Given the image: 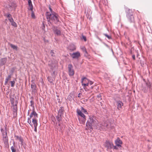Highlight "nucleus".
Wrapping results in <instances>:
<instances>
[{
  "label": "nucleus",
  "instance_id": "obj_1",
  "mask_svg": "<svg viewBox=\"0 0 152 152\" xmlns=\"http://www.w3.org/2000/svg\"><path fill=\"white\" fill-rule=\"evenodd\" d=\"M30 103V106L32 107L33 110L30 115V118H28V124H30L32 121L33 124H37V114L34 111V102L31 100Z\"/></svg>",
  "mask_w": 152,
  "mask_h": 152
},
{
  "label": "nucleus",
  "instance_id": "obj_2",
  "mask_svg": "<svg viewBox=\"0 0 152 152\" xmlns=\"http://www.w3.org/2000/svg\"><path fill=\"white\" fill-rule=\"evenodd\" d=\"M46 16L48 21L50 23H53L56 24L59 21L58 15L56 13L51 14L50 12H47Z\"/></svg>",
  "mask_w": 152,
  "mask_h": 152
},
{
  "label": "nucleus",
  "instance_id": "obj_3",
  "mask_svg": "<svg viewBox=\"0 0 152 152\" xmlns=\"http://www.w3.org/2000/svg\"><path fill=\"white\" fill-rule=\"evenodd\" d=\"M69 54L73 59H77L81 56L80 53L78 51L72 53H70Z\"/></svg>",
  "mask_w": 152,
  "mask_h": 152
},
{
  "label": "nucleus",
  "instance_id": "obj_4",
  "mask_svg": "<svg viewBox=\"0 0 152 152\" xmlns=\"http://www.w3.org/2000/svg\"><path fill=\"white\" fill-rule=\"evenodd\" d=\"M88 82H89V80L86 77H84L82 79L81 83L84 88H86V86H88Z\"/></svg>",
  "mask_w": 152,
  "mask_h": 152
},
{
  "label": "nucleus",
  "instance_id": "obj_5",
  "mask_svg": "<svg viewBox=\"0 0 152 152\" xmlns=\"http://www.w3.org/2000/svg\"><path fill=\"white\" fill-rule=\"evenodd\" d=\"M69 74L70 76H72L74 74V71L72 65L69 64L68 66Z\"/></svg>",
  "mask_w": 152,
  "mask_h": 152
},
{
  "label": "nucleus",
  "instance_id": "obj_6",
  "mask_svg": "<svg viewBox=\"0 0 152 152\" xmlns=\"http://www.w3.org/2000/svg\"><path fill=\"white\" fill-rule=\"evenodd\" d=\"M87 122L86 124H94L97 123V120L94 116L89 117Z\"/></svg>",
  "mask_w": 152,
  "mask_h": 152
},
{
  "label": "nucleus",
  "instance_id": "obj_7",
  "mask_svg": "<svg viewBox=\"0 0 152 152\" xmlns=\"http://www.w3.org/2000/svg\"><path fill=\"white\" fill-rule=\"evenodd\" d=\"M3 141L5 144L7 145L8 143V138L7 136V132H5V134H3Z\"/></svg>",
  "mask_w": 152,
  "mask_h": 152
},
{
  "label": "nucleus",
  "instance_id": "obj_8",
  "mask_svg": "<svg viewBox=\"0 0 152 152\" xmlns=\"http://www.w3.org/2000/svg\"><path fill=\"white\" fill-rule=\"evenodd\" d=\"M115 143L116 145H117L118 148H120L121 147V145L122 144V141L120 140L119 138H118L115 141Z\"/></svg>",
  "mask_w": 152,
  "mask_h": 152
},
{
  "label": "nucleus",
  "instance_id": "obj_9",
  "mask_svg": "<svg viewBox=\"0 0 152 152\" xmlns=\"http://www.w3.org/2000/svg\"><path fill=\"white\" fill-rule=\"evenodd\" d=\"M106 147L108 148H111L114 147L113 144L112 142L106 141L105 142Z\"/></svg>",
  "mask_w": 152,
  "mask_h": 152
},
{
  "label": "nucleus",
  "instance_id": "obj_10",
  "mask_svg": "<svg viewBox=\"0 0 152 152\" xmlns=\"http://www.w3.org/2000/svg\"><path fill=\"white\" fill-rule=\"evenodd\" d=\"M77 112L79 115L82 118H83V120H85V116L83 113H82L80 110L79 109H77Z\"/></svg>",
  "mask_w": 152,
  "mask_h": 152
},
{
  "label": "nucleus",
  "instance_id": "obj_11",
  "mask_svg": "<svg viewBox=\"0 0 152 152\" xmlns=\"http://www.w3.org/2000/svg\"><path fill=\"white\" fill-rule=\"evenodd\" d=\"M129 20L130 23H134V17L133 15L127 16Z\"/></svg>",
  "mask_w": 152,
  "mask_h": 152
},
{
  "label": "nucleus",
  "instance_id": "obj_12",
  "mask_svg": "<svg viewBox=\"0 0 152 152\" xmlns=\"http://www.w3.org/2000/svg\"><path fill=\"white\" fill-rule=\"evenodd\" d=\"M13 108V112L14 114L17 115V104H13L12 106Z\"/></svg>",
  "mask_w": 152,
  "mask_h": 152
},
{
  "label": "nucleus",
  "instance_id": "obj_13",
  "mask_svg": "<svg viewBox=\"0 0 152 152\" xmlns=\"http://www.w3.org/2000/svg\"><path fill=\"white\" fill-rule=\"evenodd\" d=\"M86 130H90L91 132V130L93 129L92 124H86Z\"/></svg>",
  "mask_w": 152,
  "mask_h": 152
},
{
  "label": "nucleus",
  "instance_id": "obj_14",
  "mask_svg": "<svg viewBox=\"0 0 152 152\" xmlns=\"http://www.w3.org/2000/svg\"><path fill=\"white\" fill-rule=\"evenodd\" d=\"M31 88L32 89V91L33 92H36V91L37 86L34 83H33L31 85Z\"/></svg>",
  "mask_w": 152,
  "mask_h": 152
},
{
  "label": "nucleus",
  "instance_id": "obj_15",
  "mask_svg": "<svg viewBox=\"0 0 152 152\" xmlns=\"http://www.w3.org/2000/svg\"><path fill=\"white\" fill-rule=\"evenodd\" d=\"M69 50L71 51H73L76 49V47L74 45H71L69 47Z\"/></svg>",
  "mask_w": 152,
  "mask_h": 152
},
{
  "label": "nucleus",
  "instance_id": "obj_16",
  "mask_svg": "<svg viewBox=\"0 0 152 152\" xmlns=\"http://www.w3.org/2000/svg\"><path fill=\"white\" fill-rule=\"evenodd\" d=\"M117 108L119 109V108H121V107L123 105V103L120 101H118L117 102Z\"/></svg>",
  "mask_w": 152,
  "mask_h": 152
},
{
  "label": "nucleus",
  "instance_id": "obj_17",
  "mask_svg": "<svg viewBox=\"0 0 152 152\" xmlns=\"http://www.w3.org/2000/svg\"><path fill=\"white\" fill-rule=\"evenodd\" d=\"M11 75H9L6 78L4 84L5 85H6L7 84V83L9 80H11Z\"/></svg>",
  "mask_w": 152,
  "mask_h": 152
},
{
  "label": "nucleus",
  "instance_id": "obj_18",
  "mask_svg": "<svg viewBox=\"0 0 152 152\" xmlns=\"http://www.w3.org/2000/svg\"><path fill=\"white\" fill-rule=\"evenodd\" d=\"M9 21L11 23L12 25L15 27H16L17 26L16 23L14 21V20L13 18L10 19V20Z\"/></svg>",
  "mask_w": 152,
  "mask_h": 152
},
{
  "label": "nucleus",
  "instance_id": "obj_19",
  "mask_svg": "<svg viewBox=\"0 0 152 152\" xmlns=\"http://www.w3.org/2000/svg\"><path fill=\"white\" fill-rule=\"evenodd\" d=\"M133 15V12L132 11V10L129 9L127 11V16H130Z\"/></svg>",
  "mask_w": 152,
  "mask_h": 152
},
{
  "label": "nucleus",
  "instance_id": "obj_20",
  "mask_svg": "<svg viewBox=\"0 0 152 152\" xmlns=\"http://www.w3.org/2000/svg\"><path fill=\"white\" fill-rule=\"evenodd\" d=\"M28 4L29 6V9L31 11L32 10H33V6L32 4L31 1V0H28Z\"/></svg>",
  "mask_w": 152,
  "mask_h": 152
},
{
  "label": "nucleus",
  "instance_id": "obj_21",
  "mask_svg": "<svg viewBox=\"0 0 152 152\" xmlns=\"http://www.w3.org/2000/svg\"><path fill=\"white\" fill-rule=\"evenodd\" d=\"M54 32L57 35H61V31L58 29H56L54 30Z\"/></svg>",
  "mask_w": 152,
  "mask_h": 152
},
{
  "label": "nucleus",
  "instance_id": "obj_22",
  "mask_svg": "<svg viewBox=\"0 0 152 152\" xmlns=\"http://www.w3.org/2000/svg\"><path fill=\"white\" fill-rule=\"evenodd\" d=\"M10 45L11 47L13 49L17 50L18 48L17 46L13 45L12 44H10Z\"/></svg>",
  "mask_w": 152,
  "mask_h": 152
},
{
  "label": "nucleus",
  "instance_id": "obj_23",
  "mask_svg": "<svg viewBox=\"0 0 152 152\" xmlns=\"http://www.w3.org/2000/svg\"><path fill=\"white\" fill-rule=\"evenodd\" d=\"M7 61V58H2L1 59V61L2 64H4L6 63Z\"/></svg>",
  "mask_w": 152,
  "mask_h": 152
},
{
  "label": "nucleus",
  "instance_id": "obj_24",
  "mask_svg": "<svg viewBox=\"0 0 152 152\" xmlns=\"http://www.w3.org/2000/svg\"><path fill=\"white\" fill-rule=\"evenodd\" d=\"M64 113V111L62 109H61L60 110H59L58 112V115H59L60 116H61V115L63 114Z\"/></svg>",
  "mask_w": 152,
  "mask_h": 152
},
{
  "label": "nucleus",
  "instance_id": "obj_25",
  "mask_svg": "<svg viewBox=\"0 0 152 152\" xmlns=\"http://www.w3.org/2000/svg\"><path fill=\"white\" fill-rule=\"evenodd\" d=\"M15 137H16V140H19L21 142H23V140L21 138V137L15 135Z\"/></svg>",
  "mask_w": 152,
  "mask_h": 152
},
{
  "label": "nucleus",
  "instance_id": "obj_26",
  "mask_svg": "<svg viewBox=\"0 0 152 152\" xmlns=\"http://www.w3.org/2000/svg\"><path fill=\"white\" fill-rule=\"evenodd\" d=\"M80 110L82 112H83L85 114L88 113L86 110L84 109L83 107H81V110Z\"/></svg>",
  "mask_w": 152,
  "mask_h": 152
},
{
  "label": "nucleus",
  "instance_id": "obj_27",
  "mask_svg": "<svg viewBox=\"0 0 152 152\" xmlns=\"http://www.w3.org/2000/svg\"><path fill=\"white\" fill-rule=\"evenodd\" d=\"M10 83L11 84V86L13 87L14 86L15 84V81L14 80L11 81L10 82Z\"/></svg>",
  "mask_w": 152,
  "mask_h": 152
},
{
  "label": "nucleus",
  "instance_id": "obj_28",
  "mask_svg": "<svg viewBox=\"0 0 152 152\" xmlns=\"http://www.w3.org/2000/svg\"><path fill=\"white\" fill-rule=\"evenodd\" d=\"M48 81L50 83H52V82L53 81V79L51 77H48Z\"/></svg>",
  "mask_w": 152,
  "mask_h": 152
},
{
  "label": "nucleus",
  "instance_id": "obj_29",
  "mask_svg": "<svg viewBox=\"0 0 152 152\" xmlns=\"http://www.w3.org/2000/svg\"><path fill=\"white\" fill-rule=\"evenodd\" d=\"M81 49L85 53H86V54H87V52L86 50V49L84 47H83Z\"/></svg>",
  "mask_w": 152,
  "mask_h": 152
},
{
  "label": "nucleus",
  "instance_id": "obj_30",
  "mask_svg": "<svg viewBox=\"0 0 152 152\" xmlns=\"http://www.w3.org/2000/svg\"><path fill=\"white\" fill-rule=\"evenodd\" d=\"M7 17L9 21L10 20V19L13 18H12L11 15L10 14H9L7 16Z\"/></svg>",
  "mask_w": 152,
  "mask_h": 152
},
{
  "label": "nucleus",
  "instance_id": "obj_31",
  "mask_svg": "<svg viewBox=\"0 0 152 152\" xmlns=\"http://www.w3.org/2000/svg\"><path fill=\"white\" fill-rule=\"evenodd\" d=\"M56 119H57V121H60L61 119V116H60L59 115H58V116L57 117Z\"/></svg>",
  "mask_w": 152,
  "mask_h": 152
},
{
  "label": "nucleus",
  "instance_id": "obj_32",
  "mask_svg": "<svg viewBox=\"0 0 152 152\" xmlns=\"http://www.w3.org/2000/svg\"><path fill=\"white\" fill-rule=\"evenodd\" d=\"M11 149L12 151V152H16L15 149L13 146H12L11 147Z\"/></svg>",
  "mask_w": 152,
  "mask_h": 152
},
{
  "label": "nucleus",
  "instance_id": "obj_33",
  "mask_svg": "<svg viewBox=\"0 0 152 152\" xmlns=\"http://www.w3.org/2000/svg\"><path fill=\"white\" fill-rule=\"evenodd\" d=\"M104 35L106 37H107L108 39H111V37L110 36L108 35L107 34H104Z\"/></svg>",
  "mask_w": 152,
  "mask_h": 152
},
{
  "label": "nucleus",
  "instance_id": "obj_34",
  "mask_svg": "<svg viewBox=\"0 0 152 152\" xmlns=\"http://www.w3.org/2000/svg\"><path fill=\"white\" fill-rule=\"evenodd\" d=\"M34 124V131L35 132H37V124Z\"/></svg>",
  "mask_w": 152,
  "mask_h": 152
},
{
  "label": "nucleus",
  "instance_id": "obj_35",
  "mask_svg": "<svg viewBox=\"0 0 152 152\" xmlns=\"http://www.w3.org/2000/svg\"><path fill=\"white\" fill-rule=\"evenodd\" d=\"M82 39H83L85 41H86V36H83V35H82Z\"/></svg>",
  "mask_w": 152,
  "mask_h": 152
},
{
  "label": "nucleus",
  "instance_id": "obj_36",
  "mask_svg": "<svg viewBox=\"0 0 152 152\" xmlns=\"http://www.w3.org/2000/svg\"><path fill=\"white\" fill-rule=\"evenodd\" d=\"M31 11H32V13H31V17L33 18H35V15H34V14L32 10Z\"/></svg>",
  "mask_w": 152,
  "mask_h": 152
},
{
  "label": "nucleus",
  "instance_id": "obj_37",
  "mask_svg": "<svg viewBox=\"0 0 152 152\" xmlns=\"http://www.w3.org/2000/svg\"><path fill=\"white\" fill-rule=\"evenodd\" d=\"M49 10H50V13L52 14V13H55V12H53L52 11V9H51V8L50 7H49Z\"/></svg>",
  "mask_w": 152,
  "mask_h": 152
},
{
  "label": "nucleus",
  "instance_id": "obj_38",
  "mask_svg": "<svg viewBox=\"0 0 152 152\" xmlns=\"http://www.w3.org/2000/svg\"><path fill=\"white\" fill-rule=\"evenodd\" d=\"M88 85L89 84H90V85H91L93 84V82L92 81L89 80V82H88Z\"/></svg>",
  "mask_w": 152,
  "mask_h": 152
},
{
  "label": "nucleus",
  "instance_id": "obj_39",
  "mask_svg": "<svg viewBox=\"0 0 152 152\" xmlns=\"http://www.w3.org/2000/svg\"><path fill=\"white\" fill-rule=\"evenodd\" d=\"M1 131L2 132V133L3 135V134H5V131L4 132V130L3 129V128L1 129Z\"/></svg>",
  "mask_w": 152,
  "mask_h": 152
},
{
  "label": "nucleus",
  "instance_id": "obj_40",
  "mask_svg": "<svg viewBox=\"0 0 152 152\" xmlns=\"http://www.w3.org/2000/svg\"><path fill=\"white\" fill-rule=\"evenodd\" d=\"M97 97L98 98V100H99L100 99H102L101 98V96L99 94V95H98L97 96Z\"/></svg>",
  "mask_w": 152,
  "mask_h": 152
},
{
  "label": "nucleus",
  "instance_id": "obj_41",
  "mask_svg": "<svg viewBox=\"0 0 152 152\" xmlns=\"http://www.w3.org/2000/svg\"><path fill=\"white\" fill-rule=\"evenodd\" d=\"M50 53L51 55L52 56H53V54H54V53L53 50H52L51 51Z\"/></svg>",
  "mask_w": 152,
  "mask_h": 152
},
{
  "label": "nucleus",
  "instance_id": "obj_42",
  "mask_svg": "<svg viewBox=\"0 0 152 152\" xmlns=\"http://www.w3.org/2000/svg\"><path fill=\"white\" fill-rule=\"evenodd\" d=\"M14 101H15V100L14 99H13L12 100H11V103L12 104V105H13V104H14Z\"/></svg>",
  "mask_w": 152,
  "mask_h": 152
},
{
  "label": "nucleus",
  "instance_id": "obj_43",
  "mask_svg": "<svg viewBox=\"0 0 152 152\" xmlns=\"http://www.w3.org/2000/svg\"><path fill=\"white\" fill-rule=\"evenodd\" d=\"M114 149H116V150L118 149V147L117 145L115 146H114Z\"/></svg>",
  "mask_w": 152,
  "mask_h": 152
},
{
  "label": "nucleus",
  "instance_id": "obj_44",
  "mask_svg": "<svg viewBox=\"0 0 152 152\" xmlns=\"http://www.w3.org/2000/svg\"><path fill=\"white\" fill-rule=\"evenodd\" d=\"M5 127V132L6 131V132H7V125H6V124H5V126H4Z\"/></svg>",
  "mask_w": 152,
  "mask_h": 152
},
{
  "label": "nucleus",
  "instance_id": "obj_45",
  "mask_svg": "<svg viewBox=\"0 0 152 152\" xmlns=\"http://www.w3.org/2000/svg\"><path fill=\"white\" fill-rule=\"evenodd\" d=\"M132 58L134 60H135V56L134 55H133L132 56Z\"/></svg>",
  "mask_w": 152,
  "mask_h": 152
},
{
  "label": "nucleus",
  "instance_id": "obj_46",
  "mask_svg": "<svg viewBox=\"0 0 152 152\" xmlns=\"http://www.w3.org/2000/svg\"><path fill=\"white\" fill-rule=\"evenodd\" d=\"M85 56H88V53H87V54H86V53H85Z\"/></svg>",
  "mask_w": 152,
  "mask_h": 152
},
{
  "label": "nucleus",
  "instance_id": "obj_47",
  "mask_svg": "<svg viewBox=\"0 0 152 152\" xmlns=\"http://www.w3.org/2000/svg\"><path fill=\"white\" fill-rule=\"evenodd\" d=\"M15 142L14 141H13V145H14V146H15Z\"/></svg>",
  "mask_w": 152,
  "mask_h": 152
},
{
  "label": "nucleus",
  "instance_id": "obj_48",
  "mask_svg": "<svg viewBox=\"0 0 152 152\" xmlns=\"http://www.w3.org/2000/svg\"><path fill=\"white\" fill-rule=\"evenodd\" d=\"M30 125H31V126H33V124H30Z\"/></svg>",
  "mask_w": 152,
  "mask_h": 152
},
{
  "label": "nucleus",
  "instance_id": "obj_49",
  "mask_svg": "<svg viewBox=\"0 0 152 152\" xmlns=\"http://www.w3.org/2000/svg\"><path fill=\"white\" fill-rule=\"evenodd\" d=\"M55 74V72H53V74Z\"/></svg>",
  "mask_w": 152,
  "mask_h": 152
},
{
  "label": "nucleus",
  "instance_id": "obj_50",
  "mask_svg": "<svg viewBox=\"0 0 152 152\" xmlns=\"http://www.w3.org/2000/svg\"><path fill=\"white\" fill-rule=\"evenodd\" d=\"M146 84H147V86H148V83H146Z\"/></svg>",
  "mask_w": 152,
  "mask_h": 152
},
{
  "label": "nucleus",
  "instance_id": "obj_51",
  "mask_svg": "<svg viewBox=\"0 0 152 152\" xmlns=\"http://www.w3.org/2000/svg\"><path fill=\"white\" fill-rule=\"evenodd\" d=\"M91 88H93V87L91 86Z\"/></svg>",
  "mask_w": 152,
  "mask_h": 152
},
{
  "label": "nucleus",
  "instance_id": "obj_52",
  "mask_svg": "<svg viewBox=\"0 0 152 152\" xmlns=\"http://www.w3.org/2000/svg\"><path fill=\"white\" fill-rule=\"evenodd\" d=\"M60 124H58V125H59V126H60Z\"/></svg>",
  "mask_w": 152,
  "mask_h": 152
},
{
  "label": "nucleus",
  "instance_id": "obj_53",
  "mask_svg": "<svg viewBox=\"0 0 152 152\" xmlns=\"http://www.w3.org/2000/svg\"><path fill=\"white\" fill-rule=\"evenodd\" d=\"M108 124H107L106 125V126H108Z\"/></svg>",
  "mask_w": 152,
  "mask_h": 152
},
{
  "label": "nucleus",
  "instance_id": "obj_54",
  "mask_svg": "<svg viewBox=\"0 0 152 152\" xmlns=\"http://www.w3.org/2000/svg\"><path fill=\"white\" fill-rule=\"evenodd\" d=\"M19 125H20V126H21L20 124Z\"/></svg>",
  "mask_w": 152,
  "mask_h": 152
},
{
  "label": "nucleus",
  "instance_id": "obj_55",
  "mask_svg": "<svg viewBox=\"0 0 152 152\" xmlns=\"http://www.w3.org/2000/svg\"><path fill=\"white\" fill-rule=\"evenodd\" d=\"M29 113V111H28V114Z\"/></svg>",
  "mask_w": 152,
  "mask_h": 152
},
{
  "label": "nucleus",
  "instance_id": "obj_56",
  "mask_svg": "<svg viewBox=\"0 0 152 152\" xmlns=\"http://www.w3.org/2000/svg\"><path fill=\"white\" fill-rule=\"evenodd\" d=\"M151 152H152V151Z\"/></svg>",
  "mask_w": 152,
  "mask_h": 152
}]
</instances>
